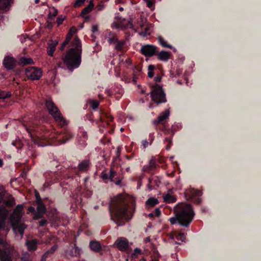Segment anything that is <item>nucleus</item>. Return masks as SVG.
<instances>
[{
	"label": "nucleus",
	"mask_w": 261,
	"mask_h": 261,
	"mask_svg": "<svg viewBox=\"0 0 261 261\" xmlns=\"http://www.w3.org/2000/svg\"><path fill=\"white\" fill-rule=\"evenodd\" d=\"M164 200L166 203H170L175 202L176 200V198L173 195L167 194L164 196Z\"/></svg>",
	"instance_id": "obj_34"
},
{
	"label": "nucleus",
	"mask_w": 261,
	"mask_h": 261,
	"mask_svg": "<svg viewBox=\"0 0 261 261\" xmlns=\"http://www.w3.org/2000/svg\"><path fill=\"white\" fill-rule=\"evenodd\" d=\"M47 224V220H46L45 219H42L39 222V225L40 226H44L46 225Z\"/></svg>",
	"instance_id": "obj_57"
},
{
	"label": "nucleus",
	"mask_w": 261,
	"mask_h": 261,
	"mask_svg": "<svg viewBox=\"0 0 261 261\" xmlns=\"http://www.w3.org/2000/svg\"><path fill=\"white\" fill-rule=\"evenodd\" d=\"M89 246L91 249L95 252H99L101 250V246L100 243L96 241L90 242Z\"/></svg>",
	"instance_id": "obj_27"
},
{
	"label": "nucleus",
	"mask_w": 261,
	"mask_h": 261,
	"mask_svg": "<svg viewBox=\"0 0 261 261\" xmlns=\"http://www.w3.org/2000/svg\"><path fill=\"white\" fill-rule=\"evenodd\" d=\"M76 31L77 29H76V28L75 27H72L68 31V32L70 33V34L73 35L76 32Z\"/></svg>",
	"instance_id": "obj_55"
},
{
	"label": "nucleus",
	"mask_w": 261,
	"mask_h": 261,
	"mask_svg": "<svg viewBox=\"0 0 261 261\" xmlns=\"http://www.w3.org/2000/svg\"><path fill=\"white\" fill-rule=\"evenodd\" d=\"M58 42L51 43L48 44L47 47V54L49 56H53L54 52L56 49V46Z\"/></svg>",
	"instance_id": "obj_29"
},
{
	"label": "nucleus",
	"mask_w": 261,
	"mask_h": 261,
	"mask_svg": "<svg viewBox=\"0 0 261 261\" xmlns=\"http://www.w3.org/2000/svg\"><path fill=\"white\" fill-rule=\"evenodd\" d=\"M151 98L153 101L161 103L166 101V95L162 87L156 84L152 86L150 92Z\"/></svg>",
	"instance_id": "obj_6"
},
{
	"label": "nucleus",
	"mask_w": 261,
	"mask_h": 261,
	"mask_svg": "<svg viewBox=\"0 0 261 261\" xmlns=\"http://www.w3.org/2000/svg\"><path fill=\"white\" fill-rule=\"evenodd\" d=\"M178 236L180 237V240L181 241H183L184 239L186 238L185 235L184 233L180 232L178 234Z\"/></svg>",
	"instance_id": "obj_61"
},
{
	"label": "nucleus",
	"mask_w": 261,
	"mask_h": 261,
	"mask_svg": "<svg viewBox=\"0 0 261 261\" xmlns=\"http://www.w3.org/2000/svg\"><path fill=\"white\" fill-rule=\"evenodd\" d=\"M105 7V5L102 2H100L99 4H98L96 6V9L98 11H101Z\"/></svg>",
	"instance_id": "obj_51"
},
{
	"label": "nucleus",
	"mask_w": 261,
	"mask_h": 261,
	"mask_svg": "<svg viewBox=\"0 0 261 261\" xmlns=\"http://www.w3.org/2000/svg\"><path fill=\"white\" fill-rule=\"evenodd\" d=\"M28 211L32 213H33L34 214V215L35 214V213H36V209L33 206H30L28 208Z\"/></svg>",
	"instance_id": "obj_58"
},
{
	"label": "nucleus",
	"mask_w": 261,
	"mask_h": 261,
	"mask_svg": "<svg viewBox=\"0 0 261 261\" xmlns=\"http://www.w3.org/2000/svg\"><path fill=\"white\" fill-rule=\"evenodd\" d=\"M27 130L34 143L40 146L45 145V143L42 141L50 139H53L52 143L55 145H59L67 143L73 138V134L67 129H62L50 138L49 132L44 131L43 127L41 126H36L32 128L28 127Z\"/></svg>",
	"instance_id": "obj_1"
},
{
	"label": "nucleus",
	"mask_w": 261,
	"mask_h": 261,
	"mask_svg": "<svg viewBox=\"0 0 261 261\" xmlns=\"http://www.w3.org/2000/svg\"><path fill=\"white\" fill-rule=\"evenodd\" d=\"M155 68V67L153 65H150L148 66V76L150 78H152L154 75L153 70Z\"/></svg>",
	"instance_id": "obj_41"
},
{
	"label": "nucleus",
	"mask_w": 261,
	"mask_h": 261,
	"mask_svg": "<svg viewBox=\"0 0 261 261\" xmlns=\"http://www.w3.org/2000/svg\"><path fill=\"white\" fill-rule=\"evenodd\" d=\"M18 63L19 64L21 65H27L34 64V62L32 59L30 58H27L25 57L20 58Z\"/></svg>",
	"instance_id": "obj_30"
},
{
	"label": "nucleus",
	"mask_w": 261,
	"mask_h": 261,
	"mask_svg": "<svg viewBox=\"0 0 261 261\" xmlns=\"http://www.w3.org/2000/svg\"><path fill=\"white\" fill-rule=\"evenodd\" d=\"M82 42L78 37H74L69 45V48L63 57V63L59 62L58 66L63 67L66 65L70 71L78 68L82 62Z\"/></svg>",
	"instance_id": "obj_2"
},
{
	"label": "nucleus",
	"mask_w": 261,
	"mask_h": 261,
	"mask_svg": "<svg viewBox=\"0 0 261 261\" xmlns=\"http://www.w3.org/2000/svg\"><path fill=\"white\" fill-rule=\"evenodd\" d=\"M99 106V102L96 100H92L90 102V106L92 109H96Z\"/></svg>",
	"instance_id": "obj_46"
},
{
	"label": "nucleus",
	"mask_w": 261,
	"mask_h": 261,
	"mask_svg": "<svg viewBox=\"0 0 261 261\" xmlns=\"http://www.w3.org/2000/svg\"><path fill=\"white\" fill-rule=\"evenodd\" d=\"M158 58L162 61H167L170 57V53L165 50H162L159 54L157 53Z\"/></svg>",
	"instance_id": "obj_28"
},
{
	"label": "nucleus",
	"mask_w": 261,
	"mask_h": 261,
	"mask_svg": "<svg viewBox=\"0 0 261 261\" xmlns=\"http://www.w3.org/2000/svg\"><path fill=\"white\" fill-rule=\"evenodd\" d=\"M92 31L93 33H96L98 31V27L96 25H93L92 27Z\"/></svg>",
	"instance_id": "obj_59"
},
{
	"label": "nucleus",
	"mask_w": 261,
	"mask_h": 261,
	"mask_svg": "<svg viewBox=\"0 0 261 261\" xmlns=\"http://www.w3.org/2000/svg\"><path fill=\"white\" fill-rule=\"evenodd\" d=\"M3 65L8 69H12L15 66V61L13 58L6 57L3 61Z\"/></svg>",
	"instance_id": "obj_20"
},
{
	"label": "nucleus",
	"mask_w": 261,
	"mask_h": 261,
	"mask_svg": "<svg viewBox=\"0 0 261 261\" xmlns=\"http://www.w3.org/2000/svg\"><path fill=\"white\" fill-rule=\"evenodd\" d=\"M146 3L147 6L148 8H152L154 5V1L153 0H148L145 2Z\"/></svg>",
	"instance_id": "obj_53"
},
{
	"label": "nucleus",
	"mask_w": 261,
	"mask_h": 261,
	"mask_svg": "<svg viewBox=\"0 0 261 261\" xmlns=\"http://www.w3.org/2000/svg\"><path fill=\"white\" fill-rule=\"evenodd\" d=\"M123 93V90L122 89L119 88L118 87L113 88L109 91V94L110 96L114 95L115 98L119 100L120 98L121 97Z\"/></svg>",
	"instance_id": "obj_22"
},
{
	"label": "nucleus",
	"mask_w": 261,
	"mask_h": 261,
	"mask_svg": "<svg viewBox=\"0 0 261 261\" xmlns=\"http://www.w3.org/2000/svg\"><path fill=\"white\" fill-rule=\"evenodd\" d=\"M160 181L157 178H152L148 179V183L147 184L148 189L149 190L155 189V187H158Z\"/></svg>",
	"instance_id": "obj_25"
},
{
	"label": "nucleus",
	"mask_w": 261,
	"mask_h": 261,
	"mask_svg": "<svg viewBox=\"0 0 261 261\" xmlns=\"http://www.w3.org/2000/svg\"><path fill=\"white\" fill-rule=\"evenodd\" d=\"M129 205L126 199L122 195L112 198L109 206L111 219L118 226L124 225L125 221H128L130 218L128 214Z\"/></svg>",
	"instance_id": "obj_3"
},
{
	"label": "nucleus",
	"mask_w": 261,
	"mask_h": 261,
	"mask_svg": "<svg viewBox=\"0 0 261 261\" xmlns=\"http://www.w3.org/2000/svg\"><path fill=\"white\" fill-rule=\"evenodd\" d=\"M64 20V17H63L62 15L59 16L57 17V20H56L58 25L59 26V25H61L63 23V21Z\"/></svg>",
	"instance_id": "obj_49"
},
{
	"label": "nucleus",
	"mask_w": 261,
	"mask_h": 261,
	"mask_svg": "<svg viewBox=\"0 0 261 261\" xmlns=\"http://www.w3.org/2000/svg\"><path fill=\"white\" fill-rule=\"evenodd\" d=\"M19 219V217H18V221L12 223L13 229L15 232L19 233L21 237H22L24 234V230L27 228V226L24 223L19 222L18 221Z\"/></svg>",
	"instance_id": "obj_15"
},
{
	"label": "nucleus",
	"mask_w": 261,
	"mask_h": 261,
	"mask_svg": "<svg viewBox=\"0 0 261 261\" xmlns=\"http://www.w3.org/2000/svg\"><path fill=\"white\" fill-rule=\"evenodd\" d=\"M37 204L36 213L33 217L34 219L35 220H37L43 217L46 211V207L43 204L40 197H39V199H38V203H37Z\"/></svg>",
	"instance_id": "obj_13"
},
{
	"label": "nucleus",
	"mask_w": 261,
	"mask_h": 261,
	"mask_svg": "<svg viewBox=\"0 0 261 261\" xmlns=\"http://www.w3.org/2000/svg\"><path fill=\"white\" fill-rule=\"evenodd\" d=\"M175 217H171L169 221L171 224L177 222L184 227H188L194 219L195 213L192 205L188 203H178L174 207Z\"/></svg>",
	"instance_id": "obj_4"
},
{
	"label": "nucleus",
	"mask_w": 261,
	"mask_h": 261,
	"mask_svg": "<svg viewBox=\"0 0 261 261\" xmlns=\"http://www.w3.org/2000/svg\"><path fill=\"white\" fill-rule=\"evenodd\" d=\"M158 203V200L154 198H150L146 202V204L151 207L155 206Z\"/></svg>",
	"instance_id": "obj_38"
},
{
	"label": "nucleus",
	"mask_w": 261,
	"mask_h": 261,
	"mask_svg": "<svg viewBox=\"0 0 261 261\" xmlns=\"http://www.w3.org/2000/svg\"><path fill=\"white\" fill-rule=\"evenodd\" d=\"M156 167V162L154 159H151L149 161V166L146 168L144 167L145 171L149 172L155 169Z\"/></svg>",
	"instance_id": "obj_37"
},
{
	"label": "nucleus",
	"mask_w": 261,
	"mask_h": 261,
	"mask_svg": "<svg viewBox=\"0 0 261 261\" xmlns=\"http://www.w3.org/2000/svg\"><path fill=\"white\" fill-rule=\"evenodd\" d=\"M6 195V191L4 187L0 185V203L2 202L3 198H5Z\"/></svg>",
	"instance_id": "obj_39"
},
{
	"label": "nucleus",
	"mask_w": 261,
	"mask_h": 261,
	"mask_svg": "<svg viewBox=\"0 0 261 261\" xmlns=\"http://www.w3.org/2000/svg\"><path fill=\"white\" fill-rule=\"evenodd\" d=\"M86 0H76L74 3L73 4V7L74 8H77L82 6Z\"/></svg>",
	"instance_id": "obj_44"
},
{
	"label": "nucleus",
	"mask_w": 261,
	"mask_h": 261,
	"mask_svg": "<svg viewBox=\"0 0 261 261\" xmlns=\"http://www.w3.org/2000/svg\"><path fill=\"white\" fill-rule=\"evenodd\" d=\"M45 105L48 113L53 116L59 126L63 127L67 125V120L63 117L59 109L51 99H46Z\"/></svg>",
	"instance_id": "obj_5"
},
{
	"label": "nucleus",
	"mask_w": 261,
	"mask_h": 261,
	"mask_svg": "<svg viewBox=\"0 0 261 261\" xmlns=\"http://www.w3.org/2000/svg\"><path fill=\"white\" fill-rule=\"evenodd\" d=\"M153 214L155 216L159 217L161 214V212L159 208H156L155 209Z\"/></svg>",
	"instance_id": "obj_56"
},
{
	"label": "nucleus",
	"mask_w": 261,
	"mask_h": 261,
	"mask_svg": "<svg viewBox=\"0 0 261 261\" xmlns=\"http://www.w3.org/2000/svg\"><path fill=\"white\" fill-rule=\"evenodd\" d=\"M81 249L76 244H74L69 247L68 254L71 256H79L81 253Z\"/></svg>",
	"instance_id": "obj_24"
},
{
	"label": "nucleus",
	"mask_w": 261,
	"mask_h": 261,
	"mask_svg": "<svg viewBox=\"0 0 261 261\" xmlns=\"http://www.w3.org/2000/svg\"><path fill=\"white\" fill-rule=\"evenodd\" d=\"M25 74L29 80H38L42 75V71L40 68L30 66L25 68Z\"/></svg>",
	"instance_id": "obj_9"
},
{
	"label": "nucleus",
	"mask_w": 261,
	"mask_h": 261,
	"mask_svg": "<svg viewBox=\"0 0 261 261\" xmlns=\"http://www.w3.org/2000/svg\"><path fill=\"white\" fill-rule=\"evenodd\" d=\"M12 145L15 146L17 149H20L22 146V143L19 141L13 142Z\"/></svg>",
	"instance_id": "obj_48"
},
{
	"label": "nucleus",
	"mask_w": 261,
	"mask_h": 261,
	"mask_svg": "<svg viewBox=\"0 0 261 261\" xmlns=\"http://www.w3.org/2000/svg\"><path fill=\"white\" fill-rule=\"evenodd\" d=\"M57 248L58 245L56 244L54 245L50 249L46 251L42 256H43L44 257L47 258L54 254V253L57 250Z\"/></svg>",
	"instance_id": "obj_31"
},
{
	"label": "nucleus",
	"mask_w": 261,
	"mask_h": 261,
	"mask_svg": "<svg viewBox=\"0 0 261 261\" xmlns=\"http://www.w3.org/2000/svg\"><path fill=\"white\" fill-rule=\"evenodd\" d=\"M125 43L126 41L125 40H118L116 42L114 46L115 49L117 51H120L121 53L123 54L124 52H125V50L124 48V46L125 44Z\"/></svg>",
	"instance_id": "obj_26"
},
{
	"label": "nucleus",
	"mask_w": 261,
	"mask_h": 261,
	"mask_svg": "<svg viewBox=\"0 0 261 261\" xmlns=\"http://www.w3.org/2000/svg\"><path fill=\"white\" fill-rule=\"evenodd\" d=\"M117 246L121 251H126L128 248V243L127 240L124 238L118 239L117 240Z\"/></svg>",
	"instance_id": "obj_19"
},
{
	"label": "nucleus",
	"mask_w": 261,
	"mask_h": 261,
	"mask_svg": "<svg viewBox=\"0 0 261 261\" xmlns=\"http://www.w3.org/2000/svg\"><path fill=\"white\" fill-rule=\"evenodd\" d=\"M45 182L43 185V190L49 188L53 182L57 181L61 178L60 173L48 171L44 173Z\"/></svg>",
	"instance_id": "obj_10"
},
{
	"label": "nucleus",
	"mask_w": 261,
	"mask_h": 261,
	"mask_svg": "<svg viewBox=\"0 0 261 261\" xmlns=\"http://www.w3.org/2000/svg\"><path fill=\"white\" fill-rule=\"evenodd\" d=\"M141 53L145 57H152L156 55L158 52V47L153 45L146 44L142 46L140 49Z\"/></svg>",
	"instance_id": "obj_12"
},
{
	"label": "nucleus",
	"mask_w": 261,
	"mask_h": 261,
	"mask_svg": "<svg viewBox=\"0 0 261 261\" xmlns=\"http://www.w3.org/2000/svg\"><path fill=\"white\" fill-rule=\"evenodd\" d=\"M201 195V191L195 189H191L185 192L186 197L194 199V202L197 204H200L201 202V199L199 198Z\"/></svg>",
	"instance_id": "obj_11"
},
{
	"label": "nucleus",
	"mask_w": 261,
	"mask_h": 261,
	"mask_svg": "<svg viewBox=\"0 0 261 261\" xmlns=\"http://www.w3.org/2000/svg\"><path fill=\"white\" fill-rule=\"evenodd\" d=\"M101 177L103 180H109L116 185H121L122 178L117 175V172L113 168H111L109 172L102 171L101 173Z\"/></svg>",
	"instance_id": "obj_8"
},
{
	"label": "nucleus",
	"mask_w": 261,
	"mask_h": 261,
	"mask_svg": "<svg viewBox=\"0 0 261 261\" xmlns=\"http://www.w3.org/2000/svg\"><path fill=\"white\" fill-rule=\"evenodd\" d=\"M38 241L37 239L32 240H27L26 245L28 249L30 251H34L37 249Z\"/></svg>",
	"instance_id": "obj_23"
},
{
	"label": "nucleus",
	"mask_w": 261,
	"mask_h": 261,
	"mask_svg": "<svg viewBox=\"0 0 261 261\" xmlns=\"http://www.w3.org/2000/svg\"><path fill=\"white\" fill-rule=\"evenodd\" d=\"M12 95L11 92L10 91H3L0 89V99H5L11 97Z\"/></svg>",
	"instance_id": "obj_36"
},
{
	"label": "nucleus",
	"mask_w": 261,
	"mask_h": 261,
	"mask_svg": "<svg viewBox=\"0 0 261 261\" xmlns=\"http://www.w3.org/2000/svg\"><path fill=\"white\" fill-rule=\"evenodd\" d=\"M9 211L4 205L0 206V228H4L6 225V220L8 217Z\"/></svg>",
	"instance_id": "obj_14"
},
{
	"label": "nucleus",
	"mask_w": 261,
	"mask_h": 261,
	"mask_svg": "<svg viewBox=\"0 0 261 261\" xmlns=\"http://www.w3.org/2000/svg\"><path fill=\"white\" fill-rule=\"evenodd\" d=\"M69 42L65 40L60 46V49L61 50V51L64 50L65 47L67 45L69 44Z\"/></svg>",
	"instance_id": "obj_52"
},
{
	"label": "nucleus",
	"mask_w": 261,
	"mask_h": 261,
	"mask_svg": "<svg viewBox=\"0 0 261 261\" xmlns=\"http://www.w3.org/2000/svg\"><path fill=\"white\" fill-rule=\"evenodd\" d=\"M79 136L80 137H82L83 139H87V140L88 139V136H87V133L86 132L81 130L80 132Z\"/></svg>",
	"instance_id": "obj_50"
},
{
	"label": "nucleus",
	"mask_w": 261,
	"mask_h": 261,
	"mask_svg": "<svg viewBox=\"0 0 261 261\" xmlns=\"http://www.w3.org/2000/svg\"><path fill=\"white\" fill-rule=\"evenodd\" d=\"M21 261H29L30 260V255L28 253L22 254L21 257Z\"/></svg>",
	"instance_id": "obj_47"
},
{
	"label": "nucleus",
	"mask_w": 261,
	"mask_h": 261,
	"mask_svg": "<svg viewBox=\"0 0 261 261\" xmlns=\"http://www.w3.org/2000/svg\"><path fill=\"white\" fill-rule=\"evenodd\" d=\"M169 116V110H166L164 112L160 114L156 120L153 121V123L155 125H158L159 123H163L164 120H166Z\"/></svg>",
	"instance_id": "obj_21"
},
{
	"label": "nucleus",
	"mask_w": 261,
	"mask_h": 261,
	"mask_svg": "<svg viewBox=\"0 0 261 261\" xmlns=\"http://www.w3.org/2000/svg\"><path fill=\"white\" fill-rule=\"evenodd\" d=\"M137 185H138V186H137L138 188H140V186H141V185H142V179H141V178H140V179L138 180V182H137Z\"/></svg>",
	"instance_id": "obj_64"
},
{
	"label": "nucleus",
	"mask_w": 261,
	"mask_h": 261,
	"mask_svg": "<svg viewBox=\"0 0 261 261\" xmlns=\"http://www.w3.org/2000/svg\"><path fill=\"white\" fill-rule=\"evenodd\" d=\"M17 254L14 247L11 245H5L3 248H0L1 261H13L14 257Z\"/></svg>",
	"instance_id": "obj_7"
},
{
	"label": "nucleus",
	"mask_w": 261,
	"mask_h": 261,
	"mask_svg": "<svg viewBox=\"0 0 261 261\" xmlns=\"http://www.w3.org/2000/svg\"><path fill=\"white\" fill-rule=\"evenodd\" d=\"M158 42L162 46L170 49L172 48V46L171 45L168 44L161 36H158Z\"/></svg>",
	"instance_id": "obj_35"
},
{
	"label": "nucleus",
	"mask_w": 261,
	"mask_h": 261,
	"mask_svg": "<svg viewBox=\"0 0 261 261\" xmlns=\"http://www.w3.org/2000/svg\"><path fill=\"white\" fill-rule=\"evenodd\" d=\"M90 166V161L89 160H85L79 163L78 165V170L75 168L74 169V172L75 173H76L78 171L81 172H86L87 171Z\"/></svg>",
	"instance_id": "obj_17"
},
{
	"label": "nucleus",
	"mask_w": 261,
	"mask_h": 261,
	"mask_svg": "<svg viewBox=\"0 0 261 261\" xmlns=\"http://www.w3.org/2000/svg\"><path fill=\"white\" fill-rule=\"evenodd\" d=\"M125 158L127 160L130 161L134 158V155L131 154L130 155H126Z\"/></svg>",
	"instance_id": "obj_63"
},
{
	"label": "nucleus",
	"mask_w": 261,
	"mask_h": 261,
	"mask_svg": "<svg viewBox=\"0 0 261 261\" xmlns=\"http://www.w3.org/2000/svg\"><path fill=\"white\" fill-rule=\"evenodd\" d=\"M86 141L87 139H83L82 137L79 138L78 144L81 148H84L86 146Z\"/></svg>",
	"instance_id": "obj_40"
},
{
	"label": "nucleus",
	"mask_w": 261,
	"mask_h": 261,
	"mask_svg": "<svg viewBox=\"0 0 261 261\" xmlns=\"http://www.w3.org/2000/svg\"><path fill=\"white\" fill-rule=\"evenodd\" d=\"M2 202H3L6 206L11 208L15 204V200L12 195L7 194L5 196Z\"/></svg>",
	"instance_id": "obj_18"
},
{
	"label": "nucleus",
	"mask_w": 261,
	"mask_h": 261,
	"mask_svg": "<svg viewBox=\"0 0 261 261\" xmlns=\"http://www.w3.org/2000/svg\"><path fill=\"white\" fill-rule=\"evenodd\" d=\"M165 142H168V144L166 146V149L168 150H170L172 144V138L167 137L165 139Z\"/></svg>",
	"instance_id": "obj_43"
},
{
	"label": "nucleus",
	"mask_w": 261,
	"mask_h": 261,
	"mask_svg": "<svg viewBox=\"0 0 261 261\" xmlns=\"http://www.w3.org/2000/svg\"><path fill=\"white\" fill-rule=\"evenodd\" d=\"M118 39L117 37L116 36L113 35L112 37H110L108 40V42L110 44L115 43L116 44V42L118 41Z\"/></svg>",
	"instance_id": "obj_42"
},
{
	"label": "nucleus",
	"mask_w": 261,
	"mask_h": 261,
	"mask_svg": "<svg viewBox=\"0 0 261 261\" xmlns=\"http://www.w3.org/2000/svg\"><path fill=\"white\" fill-rule=\"evenodd\" d=\"M141 254V249H140L139 248H136V249H135L134 252L132 254V257L133 258L135 259V258L138 257V255L139 254Z\"/></svg>",
	"instance_id": "obj_45"
},
{
	"label": "nucleus",
	"mask_w": 261,
	"mask_h": 261,
	"mask_svg": "<svg viewBox=\"0 0 261 261\" xmlns=\"http://www.w3.org/2000/svg\"><path fill=\"white\" fill-rule=\"evenodd\" d=\"M100 119L101 121H104L106 119L108 121L112 122L113 121L114 118L109 114L103 112L102 113H100Z\"/></svg>",
	"instance_id": "obj_33"
},
{
	"label": "nucleus",
	"mask_w": 261,
	"mask_h": 261,
	"mask_svg": "<svg viewBox=\"0 0 261 261\" xmlns=\"http://www.w3.org/2000/svg\"><path fill=\"white\" fill-rule=\"evenodd\" d=\"M161 77L160 76H156L154 77V80L157 82H160L161 81Z\"/></svg>",
	"instance_id": "obj_62"
},
{
	"label": "nucleus",
	"mask_w": 261,
	"mask_h": 261,
	"mask_svg": "<svg viewBox=\"0 0 261 261\" xmlns=\"http://www.w3.org/2000/svg\"><path fill=\"white\" fill-rule=\"evenodd\" d=\"M12 2V0H0V19L3 17L2 13L9 10Z\"/></svg>",
	"instance_id": "obj_16"
},
{
	"label": "nucleus",
	"mask_w": 261,
	"mask_h": 261,
	"mask_svg": "<svg viewBox=\"0 0 261 261\" xmlns=\"http://www.w3.org/2000/svg\"><path fill=\"white\" fill-rule=\"evenodd\" d=\"M142 145L144 148H146L148 145V142L146 140H143L142 141Z\"/></svg>",
	"instance_id": "obj_60"
},
{
	"label": "nucleus",
	"mask_w": 261,
	"mask_h": 261,
	"mask_svg": "<svg viewBox=\"0 0 261 261\" xmlns=\"http://www.w3.org/2000/svg\"><path fill=\"white\" fill-rule=\"evenodd\" d=\"M94 7V4L91 2L90 4L84 8L81 12V15L84 17V15H86L90 13Z\"/></svg>",
	"instance_id": "obj_32"
},
{
	"label": "nucleus",
	"mask_w": 261,
	"mask_h": 261,
	"mask_svg": "<svg viewBox=\"0 0 261 261\" xmlns=\"http://www.w3.org/2000/svg\"><path fill=\"white\" fill-rule=\"evenodd\" d=\"M73 35L72 34L68 32L65 40L70 42L72 38L73 37Z\"/></svg>",
	"instance_id": "obj_54"
}]
</instances>
